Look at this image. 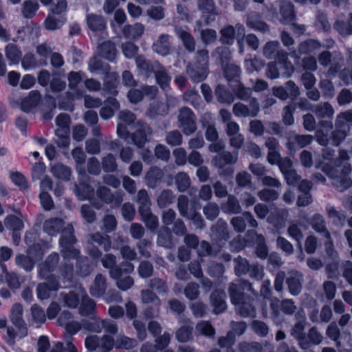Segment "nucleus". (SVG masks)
I'll return each mask as SVG.
<instances>
[{
  "label": "nucleus",
  "instance_id": "nucleus-1",
  "mask_svg": "<svg viewBox=\"0 0 352 352\" xmlns=\"http://www.w3.org/2000/svg\"><path fill=\"white\" fill-rule=\"evenodd\" d=\"M96 195L100 200L93 197L91 204L96 209L100 210L103 207V203L112 208H118L123 201L124 193L122 191L112 192L109 188L102 186L96 189Z\"/></svg>",
  "mask_w": 352,
  "mask_h": 352
},
{
  "label": "nucleus",
  "instance_id": "nucleus-2",
  "mask_svg": "<svg viewBox=\"0 0 352 352\" xmlns=\"http://www.w3.org/2000/svg\"><path fill=\"white\" fill-rule=\"evenodd\" d=\"M238 151H223L216 155L212 159V164L219 170L220 176H231L234 173V168L232 166L238 160Z\"/></svg>",
  "mask_w": 352,
  "mask_h": 352
},
{
  "label": "nucleus",
  "instance_id": "nucleus-3",
  "mask_svg": "<svg viewBox=\"0 0 352 352\" xmlns=\"http://www.w3.org/2000/svg\"><path fill=\"white\" fill-rule=\"evenodd\" d=\"M177 120L178 126L186 135H190L196 131V116L190 108L182 107L179 110Z\"/></svg>",
  "mask_w": 352,
  "mask_h": 352
},
{
  "label": "nucleus",
  "instance_id": "nucleus-4",
  "mask_svg": "<svg viewBox=\"0 0 352 352\" xmlns=\"http://www.w3.org/2000/svg\"><path fill=\"white\" fill-rule=\"evenodd\" d=\"M60 256L57 252H52L49 254L45 261L37 265V274L38 278H51L56 277L53 272L58 266Z\"/></svg>",
  "mask_w": 352,
  "mask_h": 352
},
{
  "label": "nucleus",
  "instance_id": "nucleus-5",
  "mask_svg": "<svg viewBox=\"0 0 352 352\" xmlns=\"http://www.w3.org/2000/svg\"><path fill=\"white\" fill-rule=\"evenodd\" d=\"M260 111V105L256 98H251L248 104L238 102L233 105L232 112L239 118L256 117Z\"/></svg>",
  "mask_w": 352,
  "mask_h": 352
},
{
  "label": "nucleus",
  "instance_id": "nucleus-6",
  "mask_svg": "<svg viewBox=\"0 0 352 352\" xmlns=\"http://www.w3.org/2000/svg\"><path fill=\"white\" fill-rule=\"evenodd\" d=\"M295 319L296 322L292 327L290 330V335L298 342V346L306 343L305 340V325H306V315L303 309H300L295 314Z\"/></svg>",
  "mask_w": 352,
  "mask_h": 352
},
{
  "label": "nucleus",
  "instance_id": "nucleus-7",
  "mask_svg": "<svg viewBox=\"0 0 352 352\" xmlns=\"http://www.w3.org/2000/svg\"><path fill=\"white\" fill-rule=\"evenodd\" d=\"M153 133L151 127L146 123L138 121L137 129L130 135L132 143L138 148H142L149 141Z\"/></svg>",
  "mask_w": 352,
  "mask_h": 352
},
{
  "label": "nucleus",
  "instance_id": "nucleus-8",
  "mask_svg": "<svg viewBox=\"0 0 352 352\" xmlns=\"http://www.w3.org/2000/svg\"><path fill=\"white\" fill-rule=\"evenodd\" d=\"M312 229L326 240L325 245H333V240L329 230L327 227L324 217L318 213L314 214L307 220Z\"/></svg>",
  "mask_w": 352,
  "mask_h": 352
},
{
  "label": "nucleus",
  "instance_id": "nucleus-9",
  "mask_svg": "<svg viewBox=\"0 0 352 352\" xmlns=\"http://www.w3.org/2000/svg\"><path fill=\"white\" fill-rule=\"evenodd\" d=\"M351 172V165H344L331 179L332 185L338 191L344 192L352 186V180L349 176Z\"/></svg>",
  "mask_w": 352,
  "mask_h": 352
},
{
  "label": "nucleus",
  "instance_id": "nucleus-10",
  "mask_svg": "<svg viewBox=\"0 0 352 352\" xmlns=\"http://www.w3.org/2000/svg\"><path fill=\"white\" fill-rule=\"evenodd\" d=\"M47 282L38 283L36 287L37 297L40 300H45L50 298L51 292L57 291L60 287V284L57 277H51V278H41Z\"/></svg>",
  "mask_w": 352,
  "mask_h": 352
},
{
  "label": "nucleus",
  "instance_id": "nucleus-11",
  "mask_svg": "<svg viewBox=\"0 0 352 352\" xmlns=\"http://www.w3.org/2000/svg\"><path fill=\"white\" fill-rule=\"evenodd\" d=\"M186 73L192 82L199 83L207 78L209 74V68L197 65L192 62H188L186 66Z\"/></svg>",
  "mask_w": 352,
  "mask_h": 352
},
{
  "label": "nucleus",
  "instance_id": "nucleus-12",
  "mask_svg": "<svg viewBox=\"0 0 352 352\" xmlns=\"http://www.w3.org/2000/svg\"><path fill=\"white\" fill-rule=\"evenodd\" d=\"M174 32L177 36L181 40L184 48L189 52L192 53L196 50V41L190 32L184 28L175 25Z\"/></svg>",
  "mask_w": 352,
  "mask_h": 352
},
{
  "label": "nucleus",
  "instance_id": "nucleus-13",
  "mask_svg": "<svg viewBox=\"0 0 352 352\" xmlns=\"http://www.w3.org/2000/svg\"><path fill=\"white\" fill-rule=\"evenodd\" d=\"M332 53L327 50L322 52L318 56V60L320 65L324 67L330 65L327 72L328 76H335L341 68L339 63L332 62Z\"/></svg>",
  "mask_w": 352,
  "mask_h": 352
},
{
  "label": "nucleus",
  "instance_id": "nucleus-14",
  "mask_svg": "<svg viewBox=\"0 0 352 352\" xmlns=\"http://www.w3.org/2000/svg\"><path fill=\"white\" fill-rule=\"evenodd\" d=\"M135 65L139 71L140 74L146 77H149L153 73L156 67L160 64L157 60H151L146 59L144 56L139 55L135 58Z\"/></svg>",
  "mask_w": 352,
  "mask_h": 352
},
{
  "label": "nucleus",
  "instance_id": "nucleus-15",
  "mask_svg": "<svg viewBox=\"0 0 352 352\" xmlns=\"http://www.w3.org/2000/svg\"><path fill=\"white\" fill-rule=\"evenodd\" d=\"M245 23L248 28L262 33L269 32L270 30L269 25L261 20V14L256 12L249 13Z\"/></svg>",
  "mask_w": 352,
  "mask_h": 352
},
{
  "label": "nucleus",
  "instance_id": "nucleus-16",
  "mask_svg": "<svg viewBox=\"0 0 352 352\" xmlns=\"http://www.w3.org/2000/svg\"><path fill=\"white\" fill-rule=\"evenodd\" d=\"M226 293L221 289H215L210 296L211 305L214 307L213 312L219 314L224 312L227 308Z\"/></svg>",
  "mask_w": 352,
  "mask_h": 352
},
{
  "label": "nucleus",
  "instance_id": "nucleus-17",
  "mask_svg": "<svg viewBox=\"0 0 352 352\" xmlns=\"http://www.w3.org/2000/svg\"><path fill=\"white\" fill-rule=\"evenodd\" d=\"M153 74H155L156 82L160 88L164 91H169L170 89L171 76L165 67L160 63Z\"/></svg>",
  "mask_w": 352,
  "mask_h": 352
},
{
  "label": "nucleus",
  "instance_id": "nucleus-18",
  "mask_svg": "<svg viewBox=\"0 0 352 352\" xmlns=\"http://www.w3.org/2000/svg\"><path fill=\"white\" fill-rule=\"evenodd\" d=\"M302 274L297 271L292 272L286 278L289 293L293 296L298 295L302 290Z\"/></svg>",
  "mask_w": 352,
  "mask_h": 352
},
{
  "label": "nucleus",
  "instance_id": "nucleus-19",
  "mask_svg": "<svg viewBox=\"0 0 352 352\" xmlns=\"http://www.w3.org/2000/svg\"><path fill=\"white\" fill-rule=\"evenodd\" d=\"M253 301V298L248 296L245 300H242L238 304H235V311L236 314L243 318L254 317L256 315V309L252 304Z\"/></svg>",
  "mask_w": 352,
  "mask_h": 352
},
{
  "label": "nucleus",
  "instance_id": "nucleus-20",
  "mask_svg": "<svg viewBox=\"0 0 352 352\" xmlns=\"http://www.w3.org/2000/svg\"><path fill=\"white\" fill-rule=\"evenodd\" d=\"M23 309L21 304L15 303L12 305L9 318L15 327H19L22 330L28 329L27 324L23 318Z\"/></svg>",
  "mask_w": 352,
  "mask_h": 352
},
{
  "label": "nucleus",
  "instance_id": "nucleus-21",
  "mask_svg": "<svg viewBox=\"0 0 352 352\" xmlns=\"http://www.w3.org/2000/svg\"><path fill=\"white\" fill-rule=\"evenodd\" d=\"M248 233L250 236L252 235L256 237L255 243L256 245L254 252L256 256L261 260L266 259L269 255V250L264 236L262 234H257L254 230L248 231Z\"/></svg>",
  "mask_w": 352,
  "mask_h": 352
},
{
  "label": "nucleus",
  "instance_id": "nucleus-22",
  "mask_svg": "<svg viewBox=\"0 0 352 352\" xmlns=\"http://www.w3.org/2000/svg\"><path fill=\"white\" fill-rule=\"evenodd\" d=\"M312 111L318 119H330L332 120L334 114V109L328 102H322L314 104Z\"/></svg>",
  "mask_w": 352,
  "mask_h": 352
},
{
  "label": "nucleus",
  "instance_id": "nucleus-23",
  "mask_svg": "<svg viewBox=\"0 0 352 352\" xmlns=\"http://www.w3.org/2000/svg\"><path fill=\"white\" fill-rule=\"evenodd\" d=\"M169 39L170 36L167 34H162L160 35L152 46L153 50L162 56H166L169 54L171 50V45Z\"/></svg>",
  "mask_w": 352,
  "mask_h": 352
},
{
  "label": "nucleus",
  "instance_id": "nucleus-24",
  "mask_svg": "<svg viewBox=\"0 0 352 352\" xmlns=\"http://www.w3.org/2000/svg\"><path fill=\"white\" fill-rule=\"evenodd\" d=\"M280 21L283 24H289L296 20L294 6L289 1H284L280 6Z\"/></svg>",
  "mask_w": 352,
  "mask_h": 352
},
{
  "label": "nucleus",
  "instance_id": "nucleus-25",
  "mask_svg": "<svg viewBox=\"0 0 352 352\" xmlns=\"http://www.w3.org/2000/svg\"><path fill=\"white\" fill-rule=\"evenodd\" d=\"M87 243L99 246L104 252H108L111 246L109 236L99 232L89 234L87 237Z\"/></svg>",
  "mask_w": 352,
  "mask_h": 352
},
{
  "label": "nucleus",
  "instance_id": "nucleus-26",
  "mask_svg": "<svg viewBox=\"0 0 352 352\" xmlns=\"http://www.w3.org/2000/svg\"><path fill=\"white\" fill-rule=\"evenodd\" d=\"M41 101V93L37 90L31 91L28 96L24 98L21 103V108L25 112L30 111Z\"/></svg>",
  "mask_w": 352,
  "mask_h": 352
},
{
  "label": "nucleus",
  "instance_id": "nucleus-27",
  "mask_svg": "<svg viewBox=\"0 0 352 352\" xmlns=\"http://www.w3.org/2000/svg\"><path fill=\"white\" fill-rule=\"evenodd\" d=\"M305 340L306 343L301 345L300 348L306 350L313 345L320 344L322 342L323 336L316 327H312L309 329L308 333L305 334Z\"/></svg>",
  "mask_w": 352,
  "mask_h": 352
},
{
  "label": "nucleus",
  "instance_id": "nucleus-28",
  "mask_svg": "<svg viewBox=\"0 0 352 352\" xmlns=\"http://www.w3.org/2000/svg\"><path fill=\"white\" fill-rule=\"evenodd\" d=\"M98 53L100 56L109 61H113L116 56L117 50L113 42L107 41L98 45Z\"/></svg>",
  "mask_w": 352,
  "mask_h": 352
},
{
  "label": "nucleus",
  "instance_id": "nucleus-29",
  "mask_svg": "<svg viewBox=\"0 0 352 352\" xmlns=\"http://www.w3.org/2000/svg\"><path fill=\"white\" fill-rule=\"evenodd\" d=\"M65 222L60 218H51L43 223V231L50 236H56L63 230Z\"/></svg>",
  "mask_w": 352,
  "mask_h": 352
},
{
  "label": "nucleus",
  "instance_id": "nucleus-30",
  "mask_svg": "<svg viewBox=\"0 0 352 352\" xmlns=\"http://www.w3.org/2000/svg\"><path fill=\"white\" fill-rule=\"evenodd\" d=\"M195 30L200 32L201 39L205 45L214 43L217 38V34L214 30L202 29V21L200 20L196 21Z\"/></svg>",
  "mask_w": 352,
  "mask_h": 352
},
{
  "label": "nucleus",
  "instance_id": "nucleus-31",
  "mask_svg": "<svg viewBox=\"0 0 352 352\" xmlns=\"http://www.w3.org/2000/svg\"><path fill=\"white\" fill-rule=\"evenodd\" d=\"M157 244L166 249H171L174 246L173 234L167 227L160 229L157 232Z\"/></svg>",
  "mask_w": 352,
  "mask_h": 352
},
{
  "label": "nucleus",
  "instance_id": "nucleus-32",
  "mask_svg": "<svg viewBox=\"0 0 352 352\" xmlns=\"http://www.w3.org/2000/svg\"><path fill=\"white\" fill-rule=\"evenodd\" d=\"M320 46V43L317 40L307 39L298 45V52L294 51L292 54L294 57H298V54H309L319 49Z\"/></svg>",
  "mask_w": 352,
  "mask_h": 352
},
{
  "label": "nucleus",
  "instance_id": "nucleus-33",
  "mask_svg": "<svg viewBox=\"0 0 352 352\" xmlns=\"http://www.w3.org/2000/svg\"><path fill=\"white\" fill-rule=\"evenodd\" d=\"M119 83V76L116 72H110V71L105 73V76L103 82V89L111 94H117L116 88Z\"/></svg>",
  "mask_w": 352,
  "mask_h": 352
},
{
  "label": "nucleus",
  "instance_id": "nucleus-34",
  "mask_svg": "<svg viewBox=\"0 0 352 352\" xmlns=\"http://www.w3.org/2000/svg\"><path fill=\"white\" fill-rule=\"evenodd\" d=\"M107 289L106 278L101 274L96 275L93 285L90 287V294L94 297L103 296Z\"/></svg>",
  "mask_w": 352,
  "mask_h": 352
},
{
  "label": "nucleus",
  "instance_id": "nucleus-35",
  "mask_svg": "<svg viewBox=\"0 0 352 352\" xmlns=\"http://www.w3.org/2000/svg\"><path fill=\"white\" fill-rule=\"evenodd\" d=\"M306 226L298 221H292L287 228L288 235L295 240L299 245H301V241L303 239L304 234L302 230V228Z\"/></svg>",
  "mask_w": 352,
  "mask_h": 352
},
{
  "label": "nucleus",
  "instance_id": "nucleus-36",
  "mask_svg": "<svg viewBox=\"0 0 352 352\" xmlns=\"http://www.w3.org/2000/svg\"><path fill=\"white\" fill-rule=\"evenodd\" d=\"M333 28L342 36L352 34V14L346 20L338 19L333 24Z\"/></svg>",
  "mask_w": 352,
  "mask_h": 352
},
{
  "label": "nucleus",
  "instance_id": "nucleus-37",
  "mask_svg": "<svg viewBox=\"0 0 352 352\" xmlns=\"http://www.w3.org/2000/svg\"><path fill=\"white\" fill-rule=\"evenodd\" d=\"M214 94L218 102L221 103L230 104L234 100L232 93L224 85H217L214 90Z\"/></svg>",
  "mask_w": 352,
  "mask_h": 352
},
{
  "label": "nucleus",
  "instance_id": "nucleus-38",
  "mask_svg": "<svg viewBox=\"0 0 352 352\" xmlns=\"http://www.w3.org/2000/svg\"><path fill=\"white\" fill-rule=\"evenodd\" d=\"M163 177L162 170L157 167H152L145 175V182L150 188H155Z\"/></svg>",
  "mask_w": 352,
  "mask_h": 352
},
{
  "label": "nucleus",
  "instance_id": "nucleus-39",
  "mask_svg": "<svg viewBox=\"0 0 352 352\" xmlns=\"http://www.w3.org/2000/svg\"><path fill=\"white\" fill-rule=\"evenodd\" d=\"M87 23L89 28L94 32L102 31L106 28V22L103 16L95 14L87 16Z\"/></svg>",
  "mask_w": 352,
  "mask_h": 352
},
{
  "label": "nucleus",
  "instance_id": "nucleus-40",
  "mask_svg": "<svg viewBox=\"0 0 352 352\" xmlns=\"http://www.w3.org/2000/svg\"><path fill=\"white\" fill-rule=\"evenodd\" d=\"M5 54L10 64L17 65L21 59L22 53L16 45L9 43L5 47Z\"/></svg>",
  "mask_w": 352,
  "mask_h": 352
},
{
  "label": "nucleus",
  "instance_id": "nucleus-41",
  "mask_svg": "<svg viewBox=\"0 0 352 352\" xmlns=\"http://www.w3.org/2000/svg\"><path fill=\"white\" fill-rule=\"evenodd\" d=\"M135 201L138 205L139 213L151 210V200L145 189H141L138 192Z\"/></svg>",
  "mask_w": 352,
  "mask_h": 352
},
{
  "label": "nucleus",
  "instance_id": "nucleus-42",
  "mask_svg": "<svg viewBox=\"0 0 352 352\" xmlns=\"http://www.w3.org/2000/svg\"><path fill=\"white\" fill-rule=\"evenodd\" d=\"M349 124H352V110L341 112L336 116L335 128L349 131Z\"/></svg>",
  "mask_w": 352,
  "mask_h": 352
},
{
  "label": "nucleus",
  "instance_id": "nucleus-43",
  "mask_svg": "<svg viewBox=\"0 0 352 352\" xmlns=\"http://www.w3.org/2000/svg\"><path fill=\"white\" fill-rule=\"evenodd\" d=\"M15 330L12 327H8L7 328L6 335L4 337L6 342L10 345L13 346L15 344V338H18L22 339L25 338L28 335V329H24L22 333V330L19 327H16Z\"/></svg>",
  "mask_w": 352,
  "mask_h": 352
},
{
  "label": "nucleus",
  "instance_id": "nucleus-44",
  "mask_svg": "<svg viewBox=\"0 0 352 352\" xmlns=\"http://www.w3.org/2000/svg\"><path fill=\"white\" fill-rule=\"evenodd\" d=\"M211 230L217 239L228 240L229 239L228 224L222 219L217 220L216 223L211 227Z\"/></svg>",
  "mask_w": 352,
  "mask_h": 352
},
{
  "label": "nucleus",
  "instance_id": "nucleus-45",
  "mask_svg": "<svg viewBox=\"0 0 352 352\" xmlns=\"http://www.w3.org/2000/svg\"><path fill=\"white\" fill-rule=\"evenodd\" d=\"M144 32V26L140 23H136L133 25H126L122 30L124 36L132 39L139 38Z\"/></svg>",
  "mask_w": 352,
  "mask_h": 352
},
{
  "label": "nucleus",
  "instance_id": "nucleus-46",
  "mask_svg": "<svg viewBox=\"0 0 352 352\" xmlns=\"http://www.w3.org/2000/svg\"><path fill=\"white\" fill-rule=\"evenodd\" d=\"M58 242L59 245L76 244L77 243V239L74 234V229L72 225L68 224L63 228Z\"/></svg>",
  "mask_w": 352,
  "mask_h": 352
},
{
  "label": "nucleus",
  "instance_id": "nucleus-47",
  "mask_svg": "<svg viewBox=\"0 0 352 352\" xmlns=\"http://www.w3.org/2000/svg\"><path fill=\"white\" fill-rule=\"evenodd\" d=\"M176 198L175 194L172 190H163L157 198V204L160 208H164L172 204Z\"/></svg>",
  "mask_w": 352,
  "mask_h": 352
},
{
  "label": "nucleus",
  "instance_id": "nucleus-48",
  "mask_svg": "<svg viewBox=\"0 0 352 352\" xmlns=\"http://www.w3.org/2000/svg\"><path fill=\"white\" fill-rule=\"evenodd\" d=\"M51 172L55 177L65 181L69 180L72 173L71 168L61 163H56L53 165L51 168Z\"/></svg>",
  "mask_w": 352,
  "mask_h": 352
},
{
  "label": "nucleus",
  "instance_id": "nucleus-49",
  "mask_svg": "<svg viewBox=\"0 0 352 352\" xmlns=\"http://www.w3.org/2000/svg\"><path fill=\"white\" fill-rule=\"evenodd\" d=\"M80 314L84 316H94L96 309V303L88 296H85L82 298L80 306Z\"/></svg>",
  "mask_w": 352,
  "mask_h": 352
},
{
  "label": "nucleus",
  "instance_id": "nucleus-50",
  "mask_svg": "<svg viewBox=\"0 0 352 352\" xmlns=\"http://www.w3.org/2000/svg\"><path fill=\"white\" fill-rule=\"evenodd\" d=\"M76 267L77 270V273L82 277H86L89 276L91 271L92 268L90 265L89 260L86 256H78V258H76Z\"/></svg>",
  "mask_w": 352,
  "mask_h": 352
},
{
  "label": "nucleus",
  "instance_id": "nucleus-51",
  "mask_svg": "<svg viewBox=\"0 0 352 352\" xmlns=\"http://www.w3.org/2000/svg\"><path fill=\"white\" fill-rule=\"evenodd\" d=\"M39 8V4L36 0H27L22 4L21 13L26 19L33 18Z\"/></svg>",
  "mask_w": 352,
  "mask_h": 352
},
{
  "label": "nucleus",
  "instance_id": "nucleus-52",
  "mask_svg": "<svg viewBox=\"0 0 352 352\" xmlns=\"http://www.w3.org/2000/svg\"><path fill=\"white\" fill-rule=\"evenodd\" d=\"M89 70L91 73L103 72L106 73L110 71V65L104 63L100 59L96 56L91 57L88 62Z\"/></svg>",
  "mask_w": 352,
  "mask_h": 352
},
{
  "label": "nucleus",
  "instance_id": "nucleus-53",
  "mask_svg": "<svg viewBox=\"0 0 352 352\" xmlns=\"http://www.w3.org/2000/svg\"><path fill=\"white\" fill-rule=\"evenodd\" d=\"M198 255L199 256H215L220 252L217 245H211L208 241H202L199 244Z\"/></svg>",
  "mask_w": 352,
  "mask_h": 352
},
{
  "label": "nucleus",
  "instance_id": "nucleus-54",
  "mask_svg": "<svg viewBox=\"0 0 352 352\" xmlns=\"http://www.w3.org/2000/svg\"><path fill=\"white\" fill-rule=\"evenodd\" d=\"M148 285L150 289L156 291L160 294H166L169 290L166 280L158 277L150 279Z\"/></svg>",
  "mask_w": 352,
  "mask_h": 352
},
{
  "label": "nucleus",
  "instance_id": "nucleus-55",
  "mask_svg": "<svg viewBox=\"0 0 352 352\" xmlns=\"http://www.w3.org/2000/svg\"><path fill=\"white\" fill-rule=\"evenodd\" d=\"M102 320L98 317H93L89 319L82 320V328L87 331L100 333L102 331Z\"/></svg>",
  "mask_w": 352,
  "mask_h": 352
},
{
  "label": "nucleus",
  "instance_id": "nucleus-56",
  "mask_svg": "<svg viewBox=\"0 0 352 352\" xmlns=\"http://www.w3.org/2000/svg\"><path fill=\"white\" fill-rule=\"evenodd\" d=\"M15 263L26 272H32L36 264L34 260L30 258L27 254H19L16 256Z\"/></svg>",
  "mask_w": 352,
  "mask_h": 352
},
{
  "label": "nucleus",
  "instance_id": "nucleus-57",
  "mask_svg": "<svg viewBox=\"0 0 352 352\" xmlns=\"http://www.w3.org/2000/svg\"><path fill=\"white\" fill-rule=\"evenodd\" d=\"M60 246V254L64 260L76 259L80 256V251L75 244H67Z\"/></svg>",
  "mask_w": 352,
  "mask_h": 352
},
{
  "label": "nucleus",
  "instance_id": "nucleus-58",
  "mask_svg": "<svg viewBox=\"0 0 352 352\" xmlns=\"http://www.w3.org/2000/svg\"><path fill=\"white\" fill-rule=\"evenodd\" d=\"M134 270V265L129 262H122L120 265L116 266L109 271L112 278H119L123 274L131 273Z\"/></svg>",
  "mask_w": 352,
  "mask_h": 352
},
{
  "label": "nucleus",
  "instance_id": "nucleus-59",
  "mask_svg": "<svg viewBox=\"0 0 352 352\" xmlns=\"http://www.w3.org/2000/svg\"><path fill=\"white\" fill-rule=\"evenodd\" d=\"M228 294L233 305L238 304L242 300H245V296L239 285L234 283H231L228 287Z\"/></svg>",
  "mask_w": 352,
  "mask_h": 352
},
{
  "label": "nucleus",
  "instance_id": "nucleus-60",
  "mask_svg": "<svg viewBox=\"0 0 352 352\" xmlns=\"http://www.w3.org/2000/svg\"><path fill=\"white\" fill-rule=\"evenodd\" d=\"M197 9L203 14H219L214 0H196Z\"/></svg>",
  "mask_w": 352,
  "mask_h": 352
},
{
  "label": "nucleus",
  "instance_id": "nucleus-61",
  "mask_svg": "<svg viewBox=\"0 0 352 352\" xmlns=\"http://www.w3.org/2000/svg\"><path fill=\"white\" fill-rule=\"evenodd\" d=\"M94 188L88 184L80 183L74 185V192L81 199H91L94 194Z\"/></svg>",
  "mask_w": 352,
  "mask_h": 352
},
{
  "label": "nucleus",
  "instance_id": "nucleus-62",
  "mask_svg": "<svg viewBox=\"0 0 352 352\" xmlns=\"http://www.w3.org/2000/svg\"><path fill=\"white\" fill-rule=\"evenodd\" d=\"M241 70L239 66L234 63L227 64L224 68V75L229 81L239 82Z\"/></svg>",
  "mask_w": 352,
  "mask_h": 352
},
{
  "label": "nucleus",
  "instance_id": "nucleus-63",
  "mask_svg": "<svg viewBox=\"0 0 352 352\" xmlns=\"http://www.w3.org/2000/svg\"><path fill=\"white\" fill-rule=\"evenodd\" d=\"M146 228L151 232L155 231L159 226L158 218L151 212V210L140 213Z\"/></svg>",
  "mask_w": 352,
  "mask_h": 352
},
{
  "label": "nucleus",
  "instance_id": "nucleus-64",
  "mask_svg": "<svg viewBox=\"0 0 352 352\" xmlns=\"http://www.w3.org/2000/svg\"><path fill=\"white\" fill-rule=\"evenodd\" d=\"M223 208L225 212L229 214H239L242 211V208L239 200L232 195H229L228 196V199L223 206Z\"/></svg>",
  "mask_w": 352,
  "mask_h": 352
}]
</instances>
